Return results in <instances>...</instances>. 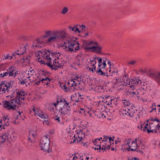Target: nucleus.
<instances>
[{"mask_svg":"<svg viewBox=\"0 0 160 160\" xmlns=\"http://www.w3.org/2000/svg\"><path fill=\"white\" fill-rule=\"evenodd\" d=\"M12 86V81H10L5 84L3 83L0 85V94L5 93L6 91L8 92L10 88Z\"/></svg>","mask_w":160,"mask_h":160,"instance_id":"9d476101","label":"nucleus"},{"mask_svg":"<svg viewBox=\"0 0 160 160\" xmlns=\"http://www.w3.org/2000/svg\"><path fill=\"white\" fill-rule=\"evenodd\" d=\"M48 135H44L40 140V147L44 152L47 151L49 153V147L50 143V139L48 137Z\"/></svg>","mask_w":160,"mask_h":160,"instance_id":"39448f33","label":"nucleus"},{"mask_svg":"<svg viewBox=\"0 0 160 160\" xmlns=\"http://www.w3.org/2000/svg\"><path fill=\"white\" fill-rule=\"evenodd\" d=\"M41 82L42 83H45L46 85H48V82L51 81V79L48 78V77L46 78H42L41 79Z\"/></svg>","mask_w":160,"mask_h":160,"instance_id":"f3484780","label":"nucleus"},{"mask_svg":"<svg viewBox=\"0 0 160 160\" xmlns=\"http://www.w3.org/2000/svg\"><path fill=\"white\" fill-rule=\"evenodd\" d=\"M137 139H136L135 141L134 142H132V147H138V146L137 144V142H136V141H137Z\"/></svg>","mask_w":160,"mask_h":160,"instance_id":"473e14b6","label":"nucleus"},{"mask_svg":"<svg viewBox=\"0 0 160 160\" xmlns=\"http://www.w3.org/2000/svg\"><path fill=\"white\" fill-rule=\"evenodd\" d=\"M90 102L91 104H93V105L98 106V104H100V103L101 102V101H99L98 104L97 103L98 102H94V101L93 100L90 101Z\"/></svg>","mask_w":160,"mask_h":160,"instance_id":"cd10ccee","label":"nucleus"},{"mask_svg":"<svg viewBox=\"0 0 160 160\" xmlns=\"http://www.w3.org/2000/svg\"><path fill=\"white\" fill-rule=\"evenodd\" d=\"M102 64L100 63H98V68L97 69H102V67H101Z\"/></svg>","mask_w":160,"mask_h":160,"instance_id":"6e6d98bb","label":"nucleus"},{"mask_svg":"<svg viewBox=\"0 0 160 160\" xmlns=\"http://www.w3.org/2000/svg\"><path fill=\"white\" fill-rule=\"evenodd\" d=\"M54 119L55 120L58 121L59 122H60V118L59 117H58V116H56L54 118Z\"/></svg>","mask_w":160,"mask_h":160,"instance_id":"37998d69","label":"nucleus"},{"mask_svg":"<svg viewBox=\"0 0 160 160\" xmlns=\"http://www.w3.org/2000/svg\"><path fill=\"white\" fill-rule=\"evenodd\" d=\"M4 136L6 138V140H8L9 138H10V136H9V134L8 133H5L3 134Z\"/></svg>","mask_w":160,"mask_h":160,"instance_id":"ea45409f","label":"nucleus"},{"mask_svg":"<svg viewBox=\"0 0 160 160\" xmlns=\"http://www.w3.org/2000/svg\"><path fill=\"white\" fill-rule=\"evenodd\" d=\"M57 102L56 103L52 102V103L51 104L52 105H53L55 108H56V106L58 105H59L60 106L61 105H63V101H57Z\"/></svg>","mask_w":160,"mask_h":160,"instance_id":"412c9836","label":"nucleus"},{"mask_svg":"<svg viewBox=\"0 0 160 160\" xmlns=\"http://www.w3.org/2000/svg\"><path fill=\"white\" fill-rule=\"evenodd\" d=\"M69 29L70 30H72V31H74V30H75V28L74 27H69Z\"/></svg>","mask_w":160,"mask_h":160,"instance_id":"864d4df0","label":"nucleus"},{"mask_svg":"<svg viewBox=\"0 0 160 160\" xmlns=\"http://www.w3.org/2000/svg\"><path fill=\"white\" fill-rule=\"evenodd\" d=\"M153 121H156L157 122L160 123V120L158 119H157L156 118H155V119L153 120Z\"/></svg>","mask_w":160,"mask_h":160,"instance_id":"774afa93","label":"nucleus"},{"mask_svg":"<svg viewBox=\"0 0 160 160\" xmlns=\"http://www.w3.org/2000/svg\"><path fill=\"white\" fill-rule=\"evenodd\" d=\"M21 102L22 103V101H3V106L4 107L8 110L12 109L15 110L17 106L15 103L19 104Z\"/></svg>","mask_w":160,"mask_h":160,"instance_id":"0eeeda50","label":"nucleus"},{"mask_svg":"<svg viewBox=\"0 0 160 160\" xmlns=\"http://www.w3.org/2000/svg\"><path fill=\"white\" fill-rule=\"evenodd\" d=\"M15 66L10 67L8 69L6 70L0 74V77L3 78L8 75L9 77L15 78L19 74L18 71L16 69Z\"/></svg>","mask_w":160,"mask_h":160,"instance_id":"423d86ee","label":"nucleus"},{"mask_svg":"<svg viewBox=\"0 0 160 160\" xmlns=\"http://www.w3.org/2000/svg\"><path fill=\"white\" fill-rule=\"evenodd\" d=\"M160 128V125L159 124H158L157 126L156 127V129H159V128Z\"/></svg>","mask_w":160,"mask_h":160,"instance_id":"338daca9","label":"nucleus"},{"mask_svg":"<svg viewBox=\"0 0 160 160\" xmlns=\"http://www.w3.org/2000/svg\"><path fill=\"white\" fill-rule=\"evenodd\" d=\"M117 101H112V105H113V106H116L117 104Z\"/></svg>","mask_w":160,"mask_h":160,"instance_id":"09e8293b","label":"nucleus"},{"mask_svg":"<svg viewBox=\"0 0 160 160\" xmlns=\"http://www.w3.org/2000/svg\"><path fill=\"white\" fill-rule=\"evenodd\" d=\"M111 146V144H110V145H108L107 147H105L106 148V149H110V147ZM105 151H106V150H105Z\"/></svg>","mask_w":160,"mask_h":160,"instance_id":"4d7b16f0","label":"nucleus"},{"mask_svg":"<svg viewBox=\"0 0 160 160\" xmlns=\"http://www.w3.org/2000/svg\"><path fill=\"white\" fill-rule=\"evenodd\" d=\"M76 138V135H74L72 138V139H73V141L72 142L73 143L75 142L76 140V139H75Z\"/></svg>","mask_w":160,"mask_h":160,"instance_id":"0e129e2a","label":"nucleus"},{"mask_svg":"<svg viewBox=\"0 0 160 160\" xmlns=\"http://www.w3.org/2000/svg\"><path fill=\"white\" fill-rule=\"evenodd\" d=\"M10 57V56L9 55V54H8L7 55V56L4 57V58H3V60H4L5 59H8Z\"/></svg>","mask_w":160,"mask_h":160,"instance_id":"052dcab7","label":"nucleus"},{"mask_svg":"<svg viewBox=\"0 0 160 160\" xmlns=\"http://www.w3.org/2000/svg\"><path fill=\"white\" fill-rule=\"evenodd\" d=\"M80 28H82V30H84V29L86 28V26L85 25H82L80 26Z\"/></svg>","mask_w":160,"mask_h":160,"instance_id":"5fc2aeb1","label":"nucleus"},{"mask_svg":"<svg viewBox=\"0 0 160 160\" xmlns=\"http://www.w3.org/2000/svg\"><path fill=\"white\" fill-rule=\"evenodd\" d=\"M132 91V92H129L130 96L134 98L135 99L138 100L139 97V95L138 94V92L134 89Z\"/></svg>","mask_w":160,"mask_h":160,"instance_id":"dca6fc26","label":"nucleus"},{"mask_svg":"<svg viewBox=\"0 0 160 160\" xmlns=\"http://www.w3.org/2000/svg\"><path fill=\"white\" fill-rule=\"evenodd\" d=\"M40 82H41V80L38 81L37 82H35V84L36 85H38L39 84Z\"/></svg>","mask_w":160,"mask_h":160,"instance_id":"680f3d73","label":"nucleus"},{"mask_svg":"<svg viewBox=\"0 0 160 160\" xmlns=\"http://www.w3.org/2000/svg\"><path fill=\"white\" fill-rule=\"evenodd\" d=\"M130 82L131 85L130 86V88H131L130 89H132V90H133L134 89H136V86L140 85L142 82L141 80L138 78H136L132 79Z\"/></svg>","mask_w":160,"mask_h":160,"instance_id":"9b49d317","label":"nucleus"},{"mask_svg":"<svg viewBox=\"0 0 160 160\" xmlns=\"http://www.w3.org/2000/svg\"><path fill=\"white\" fill-rule=\"evenodd\" d=\"M138 142H139V143L140 145H142V146H143L144 145V144H143V143L142 142V141L141 139H139V138H138Z\"/></svg>","mask_w":160,"mask_h":160,"instance_id":"de8ad7c7","label":"nucleus"},{"mask_svg":"<svg viewBox=\"0 0 160 160\" xmlns=\"http://www.w3.org/2000/svg\"><path fill=\"white\" fill-rule=\"evenodd\" d=\"M17 96L15 98H13L11 99L10 100H20V99L22 100H24L25 97V92L23 91H21L20 92H17Z\"/></svg>","mask_w":160,"mask_h":160,"instance_id":"4468645a","label":"nucleus"},{"mask_svg":"<svg viewBox=\"0 0 160 160\" xmlns=\"http://www.w3.org/2000/svg\"><path fill=\"white\" fill-rule=\"evenodd\" d=\"M98 63H101L102 62V59L101 58H100L99 59L98 58Z\"/></svg>","mask_w":160,"mask_h":160,"instance_id":"e2e57ef3","label":"nucleus"},{"mask_svg":"<svg viewBox=\"0 0 160 160\" xmlns=\"http://www.w3.org/2000/svg\"><path fill=\"white\" fill-rule=\"evenodd\" d=\"M31 57L29 56L26 57L25 58H22L20 60L21 62H25L26 63H28L30 62V60Z\"/></svg>","mask_w":160,"mask_h":160,"instance_id":"a211bd4d","label":"nucleus"},{"mask_svg":"<svg viewBox=\"0 0 160 160\" xmlns=\"http://www.w3.org/2000/svg\"><path fill=\"white\" fill-rule=\"evenodd\" d=\"M78 57L81 58L82 59H83L84 58V55L82 53H80L78 55L77 58H78Z\"/></svg>","mask_w":160,"mask_h":160,"instance_id":"79ce46f5","label":"nucleus"},{"mask_svg":"<svg viewBox=\"0 0 160 160\" xmlns=\"http://www.w3.org/2000/svg\"><path fill=\"white\" fill-rule=\"evenodd\" d=\"M102 139V138L101 137L99 138H97L96 139H95L94 141L93 140L92 141L93 142V143H94L95 142H96V140H98V141H100Z\"/></svg>","mask_w":160,"mask_h":160,"instance_id":"8fccbe9b","label":"nucleus"},{"mask_svg":"<svg viewBox=\"0 0 160 160\" xmlns=\"http://www.w3.org/2000/svg\"><path fill=\"white\" fill-rule=\"evenodd\" d=\"M75 96H76V97H77V96H78V97H79L78 98V100L79 99H83V96H81V95H80L79 93H75L74 94L73 97H74Z\"/></svg>","mask_w":160,"mask_h":160,"instance_id":"bb28decb","label":"nucleus"},{"mask_svg":"<svg viewBox=\"0 0 160 160\" xmlns=\"http://www.w3.org/2000/svg\"><path fill=\"white\" fill-rule=\"evenodd\" d=\"M96 59H98V57H95L94 58L93 60H90V64L91 65H92L93 68H90L89 69V70L90 71H91L92 72H94L96 71V67L95 65L96 63Z\"/></svg>","mask_w":160,"mask_h":160,"instance_id":"2eb2a0df","label":"nucleus"},{"mask_svg":"<svg viewBox=\"0 0 160 160\" xmlns=\"http://www.w3.org/2000/svg\"><path fill=\"white\" fill-rule=\"evenodd\" d=\"M61 54L57 51L53 52L49 49H44L40 51L36 60L41 64H44L56 70L58 68H61L62 65L59 60Z\"/></svg>","mask_w":160,"mask_h":160,"instance_id":"f257e3e1","label":"nucleus"},{"mask_svg":"<svg viewBox=\"0 0 160 160\" xmlns=\"http://www.w3.org/2000/svg\"><path fill=\"white\" fill-rule=\"evenodd\" d=\"M93 44L95 45H97V42L92 41L89 42L86 46H88L89 47H92L91 46Z\"/></svg>","mask_w":160,"mask_h":160,"instance_id":"a878e982","label":"nucleus"},{"mask_svg":"<svg viewBox=\"0 0 160 160\" xmlns=\"http://www.w3.org/2000/svg\"><path fill=\"white\" fill-rule=\"evenodd\" d=\"M80 31L79 30V29L78 28H75L74 30V32H80Z\"/></svg>","mask_w":160,"mask_h":160,"instance_id":"603ef678","label":"nucleus"},{"mask_svg":"<svg viewBox=\"0 0 160 160\" xmlns=\"http://www.w3.org/2000/svg\"><path fill=\"white\" fill-rule=\"evenodd\" d=\"M147 132L148 133H149L150 132H151L152 133H153L154 132L156 133L157 132V129L156 128L154 129L151 130H150L148 129H147Z\"/></svg>","mask_w":160,"mask_h":160,"instance_id":"7c9ffc66","label":"nucleus"},{"mask_svg":"<svg viewBox=\"0 0 160 160\" xmlns=\"http://www.w3.org/2000/svg\"><path fill=\"white\" fill-rule=\"evenodd\" d=\"M20 55V53H17V52H13L12 54V55L10 56V58H9L10 60H11L12 59H14L16 58V56L17 55Z\"/></svg>","mask_w":160,"mask_h":160,"instance_id":"5701e85b","label":"nucleus"},{"mask_svg":"<svg viewBox=\"0 0 160 160\" xmlns=\"http://www.w3.org/2000/svg\"><path fill=\"white\" fill-rule=\"evenodd\" d=\"M103 137H104V139H105V140H103L102 141V142H107L109 136H105L104 135L103 136Z\"/></svg>","mask_w":160,"mask_h":160,"instance_id":"58836bf2","label":"nucleus"},{"mask_svg":"<svg viewBox=\"0 0 160 160\" xmlns=\"http://www.w3.org/2000/svg\"><path fill=\"white\" fill-rule=\"evenodd\" d=\"M44 44V42L39 39L35 40L32 43V48H33L35 49H39L41 48Z\"/></svg>","mask_w":160,"mask_h":160,"instance_id":"f8f14e48","label":"nucleus"},{"mask_svg":"<svg viewBox=\"0 0 160 160\" xmlns=\"http://www.w3.org/2000/svg\"><path fill=\"white\" fill-rule=\"evenodd\" d=\"M116 78H115V80H116V83H120V82H122V81L121 79H120L119 78V77H118V78H117V77H115Z\"/></svg>","mask_w":160,"mask_h":160,"instance_id":"f704fd0d","label":"nucleus"},{"mask_svg":"<svg viewBox=\"0 0 160 160\" xmlns=\"http://www.w3.org/2000/svg\"><path fill=\"white\" fill-rule=\"evenodd\" d=\"M102 102L106 103V105H108L109 106H110L109 105V101H108V102L107 101H102Z\"/></svg>","mask_w":160,"mask_h":160,"instance_id":"49530a36","label":"nucleus"},{"mask_svg":"<svg viewBox=\"0 0 160 160\" xmlns=\"http://www.w3.org/2000/svg\"><path fill=\"white\" fill-rule=\"evenodd\" d=\"M111 76L112 77H117L119 76V73L118 72V71H113L111 73Z\"/></svg>","mask_w":160,"mask_h":160,"instance_id":"393cba45","label":"nucleus"},{"mask_svg":"<svg viewBox=\"0 0 160 160\" xmlns=\"http://www.w3.org/2000/svg\"><path fill=\"white\" fill-rule=\"evenodd\" d=\"M108 140H109V143H111V141L113 142L114 141V139H112V138H111V137H109V138H108Z\"/></svg>","mask_w":160,"mask_h":160,"instance_id":"3c124183","label":"nucleus"},{"mask_svg":"<svg viewBox=\"0 0 160 160\" xmlns=\"http://www.w3.org/2000/svg\"><path fill=\"white\" fill-rule=\"evenodd\" d=\"M149 76L158 84L160 85V71L156 72H150Z\"/></svg>","mask_w":160,"mask_h":160,"instance_id":"ddd939ff","label":"nucleus"},{"mask_svg":"<svg viewBox=\"0 0 160 160\" xmlns=\"http://www.w3.org/2000/svg\"><path fill=\"white\" fill-rule=\"evenodd\" d=\"M142 69L143 70V71H144V72L145 73H147L149 75V73L150 72H148V69L146 68H142Z\"/></svg>","mask_w":160,"mask_h":160,"instance_id":"e433bc0d","label":"nucleus"},{"mask_svg":"<svg viewBox=\"0 0 160 160\" xmlns=\"http://www.w3.org/2000/svg\"><path fill=\"white\" fill-rule=\"evenodd\" d=\"M106 58H104V59L103 60V62L102 63V64L103 66V67L102 68H104L106 66Z\"/></svg>","mask_w":160,"mask_h":160,"instance_id":"72a5a7b5","label":"nucleus"},{"mask_svg":"<svg viewBox=\"0 0 160 160\" xmlns=\"http://www.w3.org/2000/svg\"><path fill=\"white\" fill-rule=\"evenodd\" d=\"M96 46H93L90 47L85 46L84 48L86 51H91L92 52L101 54L102 53V47L100 46L97 42Z\"/></svg>","mask_w":160,"mask_h":160,"instance_id":"1a4fd4ad","label":"nucleus"},{"mask_svg":"<svg viewBox=\"0 0 160 160\" xmlns=\"http://www.w3.org/2000/svg\"><path fill=\"white\" fill-rule=\"evenodd\" d=\"M139 72H141L142 74H144L145 73L144 71H143V70L142 69V68H141L139 70Z\"/></svg>","mask_w":160,"mask_h":160,"instance_id":"13d9d810","label":"nucleus"},{"mask_svg":"<svg viewBox=\"0 0 160 160\" xmlns=\"http://www.w3.org/2000/svg\"><path fill=\"white\" fill-rule=\"evenodd\" d=\"M8 116H4L3 117V119L4 122H5V120L8 119Z\"/></svg>","mask_w":160,"mask_h":160,"instance_id":"69168bd1","label":"nucleus"},{"mask_svg":"<svg viewBox=\"0 0 160 160\" xmlns=\"http://www.w3.org/2000/svg\"><path fill=\"white\" fill-rule=\"evenodd\" d=\"M128 64L133 65H136L137 64V62L135 60H132L128 62Z\"/></svg>","mask_w":160,"mask_h":160,"instance_id":"c85d7f7f","label":"nucleus"},{"mask_svg":"<svg viewBox=\"0 0 160 160\" xmlns=\"http://www.w3.org/2000/svg\"><path fill=\"white\" fill-rule=\"evenodd\" d=\"M69 9L68 7H63L61 12V13L63 15L66 14L68 11Z\"/></svg>","mask_w":160,"mask_h":160,"instance_id":"aec40b11","label":"nucleus"},{"mask_svg":"<svg viewBox=\"0 0 160 160\" xmlns=\"http://www.w3.org/2000/svg\"><path fill=\"white\" fill-rule=\"evenodd\" d=\"M122 82V85L123 86H125L127 85H128L129 86H128V87H129V86L130 87V86L131 85V83H130V82H128H128H126L125 81V79H124V81H123V82Z\"/></svg>","mask_w":160,"mask_h":160,"instance_id":"c756f323","label":"nucleus"},{"mask_svg":"<svg viewBox=\"0 0 160 160\" xmlns=\"http://www.w3.org/2000/svg\"><path fill=\"white\" fill-rule=\"evenodd\" d=\"M96 73L98 75H101L102 76H104L106 75L105 73L102 72L101 69H97Z\"/></svg>","mask_w":160,"mask_h":160,"instance_id":"4be33fe9","label":"nucleus"},{"mask_svg":"<svg viewBox=\"0 0 160 160\" xmlns=\"http://www.w3.org/2000/svg\"><path fill=\"white\" fill-rule=\"evenodd\" d=\"M99 115H100V116H99V118H102V119H103L104 118H106V116L103 113H102V112H101L99 114Z\"/></svg>","mask_w":160,"mask_h":160,"instance_id":"4c0bfd02","label":"nucleus"},{"mask_svg":"<svg viewBox=\"0 0 160 160\" xmlns=\"http://www.w3.org/2000/svg\"><path fill=\"white\" fill-rule=\"evenodd\" d=\"M81 78L80 76H79L78 75H77L76 76H75V78H74V80H76L78 81H79V79Z\"/></svg>","mask_w":160,"mask_h":160,"instance_id":"c03bdc74","label":"nucleus"},{"mask_svg":"<svg viewBox=\"0 0 160 160\" xmlns=\"http://www.w3.org/2000/svg\"><path fill=\"white\" fill-rule=\"evenodd\" d=\"M6 140V138H4V139H3L2 138H0V143H3Z\"/></svg>","mask_w":160,"mask_h":160,"instance_id":"a18cd8bd","label":"nucleus"},{"mask_svg":"<svg viewBox=\"0 0 160 160\" xmlns=\"http://www.w3.org/2000/svg\"><path fill=\"white\" fill-rule=\"evenodd\" d=\"M66 37L64 31L51 30L49 29L44 31L43 38H48L46 42L47 44H51L56 41L63 40Z\"/></svg>","mask_w":160,"mask_h":160,"instance_id":"f03ea898","label":"nucleus"},{"mask_svg":"<svg viewBox=\"0 0 160 160\" xmlns=\"http://www.w3.org/2000/svg\"><path fill=\"white\" fill-rule=\"evenodd\" d=\"M67 101H63V105H61L60 106V110L61 111V113L65 115L68 114L69 112L70 111V107L71 105H69L70 104L67 102Z\"/></svg>","mask_w":160,"mask_h":160,"instance_id":"6e6552de","label":"nucleus"},{"mask_svg":"<svg viewBox=\"0 0 160 160\" xmlns=\"http://www.w3.org/2000/svg\"><path fill=\"white\" fill-rule=\"evenodd\" d=\"M26 46H24L23 48V51L22 52H21L20 53V55H22L26 52Z\"/></svg>","mask_w":160,"mask_h":160,"instance_id":"a19ab883","label":"nucleus"},{"mask_svg":"<svg viewBox=\"0 0 160 160\" xmlns=\"http://www.w3.org/2000/svg\"><path fill=\"white\" fill-rule=\"evenodd\" d=\"M82 137H79V136H78V138L77 137L75 139H76L77 141V143H78V142H80L82 140Z\"/></svg>","mask_w":160,"mask_h":160,"instance_id":"c9c22d12","label":"nucleus"},{"mask_svg":"<svg viewBox=\"0 0 160 160\" xmlns=\"http://www.w3.org/2000/svg\"><path fill=\"white\" fill-rule=\"evenodd\" d=\"M78 42L75 40H67L61 46L63 49L68 52H77L80 49Z\"/></svg>","mask_w":160,"mask_h":160,"instance_id":"7ed1b4c3","label":"nucleus"},{"mask_svg":"<svg viewBox=\"0 0 160 160\" xmlns=\"http://www.w3.org/2000/svg\"><path fill=\"white\" fill-rule=\"evenodd\" d=\"M61 88L66 92H72L77 89V83L75 81L72 79L67 83L60 85Z\"/></svg>","mask_w":160,"mask_h":160,"instance_id":"20e7f679","label":"nucleus"},{"mask_svg":"<svg viewBox=\"0 0 160 160\" xmlns=\"http://www.w3.org/2000/svg\"><path fill=\"white\" fill-rule=\"evenodd\" d=\"M109 101V103H110V106L111 107H114L113 105H112V102L113 101Z\"/></svg>","mask_w":160,"mask_h":160,"instance_id":"bf43d9fd","label":"nucleus"},{"mask_svg":"<svg viewBox=\"0 0 160 160\" xmlns=\"http://www.w3.org/2000/svg\"><path fill=\"white\" fill-rule=\"evenodd\" d=\"M134 112H132L131 113V112H129L128 111L127 112L125 113V114L130 116V117H132L134 114Z\"/></svg>","mask_w":160,"mask_h":160,"instance_id":"2f4dec72","label":"nucleus"},{"mask_svg":"<svg viewBox=\"0 0 160 160\" xmlns=\"http://www.w3.org/2000/svg\"><path fill=\"white\" fill-rule=\"evenodd\" d=\"M37 115L40 117L42 118H45L47 119V114H44L42 112H38Z\"/></svg>","mask_w":160,"mask_h":160,"instance_id":"6ab92c4d","label":"nucleus"},{"mask_svg":"<svg viewBox=\"0 0 160 160\" xmlns=\"http://www.w3.org/2000/svg\"><path fill=\"white\" fill-rule=\"evenodd\" d=\"M101 97L102 98V99H110L111 100H114V99L113 97H112L111 96H102V97L101 96Z\"/></svg>","mask_w":160,"mask_h":160,"instance_id":"b1692460","label":"nucleus"}]
</instances>
